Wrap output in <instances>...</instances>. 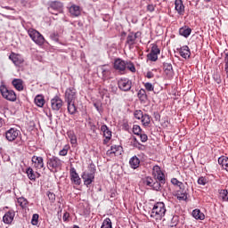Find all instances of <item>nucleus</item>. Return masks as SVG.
Masks as SVG:
<instances>
[{
    "instance_id": "3",
    "label": "nucleus",
    "mask_w": 228,
    "mask_h": 228,
    "mask_svg": "<svg viewBox=\"0 0 228 228\" xmlns=\"http://www.w3.org/2000/svg\"><path fill=\"white\" fill-rule=\"evenodd\" d=\"M46 165H47V168H48V170H50V172L56 174V172H58V170H61L63 162L58 157L53 156L47 159Z\"/></svg>"
},
{
    "instance_id": "39",
    "label": "nucleus",
    "mask_w": 228,
    "mask_h": 228,
    "mask_svg": "<svg viewBox=\"0 0 228 228\" xmlns=\"http://www.w3.org/2000/svg\"><path fill=\"white\" fill-rule=\"evenodd\" d=\"M141 120H142V126H149V124H151V116L144 114L142 116V118H141Z\"/></svg>"
},
{
    "instance_id": "24",
    "label": "nucleus",
    "mask_w": 228,
    "mask_h": 228,
    "mask_svg": "<svg viewBox=\"0 0 228 228\" xmlns=\"http://www.w3.org/2000/svg\"><path fill=\"white\" fill-rule=\"evenodd\" d=\"M15 218V212L13 210H9L3 217L4 224H12Z\"/></svg>"
},
{
    "instance_id": "14",
    "label": "nucleus",
    "mask_w": 228,
    "mask_h": 228,
    "mask_svg": "<svg viewBox=\"0 0 228 228\" xmlns=\"http://www.w3.org/2000/svg\"><path fill=\"white\" fill-rule=\"evenodd\" d=\"M160 50L158 47V45H153L151 50V53L148 54V58L151 61H158V54H159Z\"/></svg>"
},
{
    "instance_id": "11",
    "label": "nucleus",
    "mask_w": 228,
    "mask_h": 228,
    "mask_svg": "<svg viewBox=\"0 0 228 228\" xmlns=\"http://www.w3.org/2000/svg\"><path fill=\"white\" fill-rule=\"evenodd\" d=\"M119 90L123 92H129L131 90L132 82L129 79H120L118 82Z\"/></svg>"
},
{
    "instance_id": "57",
    "label": "nucleus",
    "mask_w": 228,
    "mask_h": 228,
    "mask_svg": "<svg viewBox=\"0 0 228 228\" xmlns=\"http://www.w3.org/2000/svg\"><path fill=\"white\" fill-rule=\"evenodd\" d=\"M51 38L53 39V40H58V35H56V34H52L51 36Z\"/></svg>"
},
{
    "instance_id": "59",
    "label": "nucleus",
    "mask_w": 228,
    "mask_h": 228,
    "mask_svg": "<svg viewBox=\"0 0 228 228\" xmlns=\"http://www.w3.org/2000/svg\"><path fill=\"white\" fill-rule=\"evenodd\" d=\"M21 3H24V6H26V3H27L26 1H22Z\"/></svg>"
},
{
    "instance_id": "9",
    "label": "nucleus",
    "mask_w": 228,
    "mask_h": 228,
    "mask_svg": "<svg viewBox=\"0 0 228 228\" xmlns=\"http://www.w3.org/2000/svg\"><path fill=\"white\" fill-rule=\"evenodd\" d=\"M9 60H12V63L16 67H20L22 65V63H24V58H22V55H20L19 53H12L9 55Z\"/></svg>"
},
{
    "instance_id": "51",
    "label": "nucleus",
    "mask_w": 228,
    "mask_h": 228,
    "mask_svg": "<svg viewBox=\"0 0 228 228\" xmlns=\"http://www.w3.org/2000/svg\"><path fill=\"white\" fill-rule=\"evenodd\" d=\"M214 79L217 83V85H220V83H222V77L220 76L219 73L214 74Z\"/></svg>"
},
{
    "instance_id": "7",
    "label": "nucleus",
    "mask_w": 228,
    "mask_h": 228,
    "mask_svg": "<svg viewBox=\"0 0 228 228\" xmlns=\"http://www.w3.org/2000/svg\"><path fill=\"white\" fill-rule=\"evenodd\" d=\"M32 164L36 170H45V164L44 163V158L34 155L32 157Z\"/></svg>"
},
{
    "instance_id": "4",
    "label": "nucleus",
    "mask_w": 228,
    "mask_h": 228,
    "mask_svg": "<svg viewBox=\"0 0 228 228\" xmlns=\"http://www.w3.org/2000/svg\"><path fill=\"white\" fill-rule=\"evenodd\" d=\"M0 94L4 99H6V101H10L11 102H15V101H17L15 91L8 89L4 85L0 86Z\"/></svg>"
},
{
    "instance_id": "5",
    "label": "nucleus",
    "mask_w": 228,
    "mask_h": 228,
    "mask_svg": "<svg viewBox=\"0 0 228 228\" xmlns=\"http://www.w3.org/2000/svg\"><path fill=\"white\" fill-rule=\"evenodd\" d=\"M28 36L30 37L31 40L35 42L37 45H44L45 42V38H44V36L40 34L37 29L29 28L28 30Z\"/></svg>"
},
{
    "instance_id": "25",
    "label": "nucleus",
    "mask_w": 228,
    "mask_h": 228,
    "mask_svg": "<svg viewBox=\"0 0 228 228\" xmlns=\"http://www.w3.org/2000/svg\"><path fill=\"white\" fill-rule=\"evenodd\" d=\"M179 53H180V56H182V58H184L185 60L190 58V55L191 54V53L190 52V48L188 47V45L185 46H182L179 49Z\"/></svg>"
},
{
    "instance_id": "50",
    "label": "nucleus",
    "mask_w": 228,
    "mask_h": 228,
    "mask_svg": "<svg viewBox=\"0 0 228 228\" xmlns=\"http://www.w3.org/2000/svg\"><path fill=\"white\" fill-rule=\"evenodd\" d=\"M207 183H208V180L206 179V177L201 176L198 179V184H201L202 186H206Z\"/></svg>"
},
{
    "instance_id": "45",
    "label": "nucleus",
    "mask_w": 228,
    "mask_h": 228,
    "mask_svg": "<svg viewBox=\"0 0 228 228\" xmlns=\"http://www.w3.org/2000/svg\"><path fill=\"white\" fill-rule=\"evenodd\" d=\"M18 204H20V208H26V206H28V200L24 198H19Z\"/></svg>"
},
{
    "instance_id": "49",
    "label": "nucleus",
    "mask_w": 228,
    "mask_h": 228,
    "mask_svg": "<svg viewBox=\"0 0 228 228\" xmlns=\"http://www.w3.org/2000/svg\"><path fill=\"white\" fill-rule=\"evenodd\" d=\"M38 218H39L38 214H34L33 215L32 220H31L32 225H37L38 224Z\"/></svg>"
},
{
    "instance_id": "20",
    "label": "nucleus",
    "mask_w": 228,
    "mask_h": 228,
    "mask_svg": "<svg viewBox=\"0 0 228 228\" xmlns=\"http://www.w3.org/2000/svg\"><path fill=\"white\" fill-rule=\"evenodd\" d=\"M139 37H142L141 32L130 33L126 37V43L128 44V45H134V42H136V38H138Z\"/></svg>"
},
{
    "instance_id": "18",
    "label": "nucleus",
    "mask_w": 228,
    "mask_h": 228,
    "mask_svg": "<svg viewBox=\"0 0 228 228\" xmlns=\"http://www.w3.org/2000/svg\"><path fill=\"white\" fill-rule=\"evenodd\" d=\"M126 64V61H123L122 59H116L114 61V69L115 70H118V72H125Z\"/></svg>"
},
{
    "instance_id": "40",
    "label": "nucleus",
    "mask_w": 228,
    "mask_h": 228,
    "mask_svg": "<svg viewBox=\"0 0 228 228\" xmlns=\"http://www.w3.org/2000/svg\"><path fill=\"white\" fill-rule=\"evenodd\" d=\"M220 198L224 202H228V191L227 190H221L219 192Z\"/></svg>"
},
{
    "instance_id": "27",
    "label": "nucleus",
    "mask_w": 228,
    "mask_h": 228,
    "mask_svg": "<svg viewBox=\"0 0 228 228\" xmlns=\"http://www.w3.org/2000/svg\"><path fill=\"white\" fill-rule=\"evenodd\" d=\"M69 13L73 16V17H79L81 15V8L77 5H72L69 8Z\"/></svg>"
},
{
    "instance_id": "55",
    "label": "nucleus",
    "mask_w": 228,
    "mask_h": 228,
    "mask_svg": "<svg viewBox=\"0 0 228 228\" xmlns=\"http://www.w3.org/2000/svg\"><path fill=\"white\" fill-rule=\"evenodd\" d=\"M154 10H155L154 4H148V6H147L148 12H154Z\"/></svg>"
},
{
    "instance_id": "52",
    "label": "nucleus",
    "mask_w": 228,
    "mask_h": 228,
    "mask_svg": "<svg viewBox=\"0 0 228 228\" xmlns=\"http://www.w3.org/2000/svg\"><path fill=\"white\" fill-rule=\"evenodd\" d=\"M47 197L51 202H54L56 200V195L53 192H48Z\"/></svg>"
},
{
    "instance_id": "41",
    "label": "nucleus",
    "mask_w": 228,
    "mask_h": 228,
    "mask_svg": "<svg viewBox=\"0 0 228 228\" xmlns=\"http://www.w3.org/2000/svg\"><path fill=\"white\" fill-rule=\"evenodd\" d=\"M126 69L130 70V72H136V68L134 67V64L131 61H126Z\"/></svg>"
},
{
    "instance_id": "46",
    "label": "nucleus",
    "mask_w": 228,
    "mask_h": 228,
    "mask_svg": "<svg viewBox=\"0 0 228 228\" xmlns=\"http://www.w3.org/2000/svg\"><path fill=\"white\" fill-rule=\"evenodd\" d=\"M69 149H70V146L65 145L64 148L60 151L59 154L61 156H67V154H69Z\"/></svg>"
},
{
    "instance_id": "29",
    "label": "nucleus",
    "mask_w": 228,
    "mask_h": 228,
    "mask_svg": "<svg viewBox=\"0 0 228 228\" xmlns=\"http://www.w3.org/2000/svg\"><path fill=\"white\" fill-rule=\"evenodd\" d=\"M68 103V111L70 115H75L77 111V107H76V102H67Z\"/></svg>"
},
{
    "instance_id": "33",
    "label": "nucleus",
    "mask_w": 228,
    "mask_h": 228,
    "mask_svg": "<svg viewBox=\"0 0 228 228\" xmlns=\"http://www.w3.org/2000/svg\"><path fill=\"white\" fill-rule=\"evenodd\" d=\"M129 163L132 168H138V167H140V159H138V157H133L130 159Z\"/></svg>"
},
{
    "instance_id": "37",
    "label": "nucleus",
    "mask_w": 228,
    "mask_h": 228,
    "mask_svg": "<svg viewBox=\"0 0 228 228\" xmlns=\"http://www.w3.org/2000/svg\"><path fill=\"white\" fill-rule=\"evenodd\" d=\"M171 183L175 186H177V188H179L180 190H183V188H184V183L177 180V178H172Z\"/></svg>"
},
{
    "instance_id": "56",
    "label": "nucleus",
    "mask_w": 228,
    "mask_h": 228,
    "mask_svg": "<svg viewBox=\"0 0 228 228\" xmlns=\"http://www.w3.org/2000/svg\"><path fill=\"white\" fill-rule=\"evenodd\" d=\"M146 77H148V79H151V77H154V74L152 72L149 71L146 74Z\"/></svg>"
},
{
    "instance_id": "1",
    "label": "nucleus",
    "mask_w": 228,
    "mask_h": 228,
    "mask_svg": "<svg viewBox=\"0 0 228 228\" xmlns=\"http://www.w3.org/2000/svg\"><path fill=\"white\" fill-rule=\"evenodd\" d=\"M152 175L154 179L148 176L143 180V183L146 184V186L152 188V190H155V191H161V183L164 184L165 183V174H163L159 166L153 167Z\"/></svg>"
},
{
    "instance_id": "10",
    "label": "nucleus",
    "mask_w": 228,
    "mask_h": 228,
    "mask_svg": "<svg viewBox=\"0 0 228 228\" xmlns=\"http://www.w3.org/2000/svg\"><path fill=\"white\" fill-rule=\"evenodd\" d=\"M63 106V100L59 96H55L53 99L51 100V107L53 111H60Z\"/></svg>"
},
{
    "instance_id": "61",
    "label": "nucleus",
    "mask_w": 228,
    "mask_h": 228,
    "mask_svg": "<svg viewBox=\"0 0 228 228\" xmlns=\"http://www.w3.org/2000/svg\"><path fill=\"white\" fill-rule=\"evenodd\" d=\"M207 3H209V1H211V0H205Z\"/></svg>"
},
{
    "instance_id": "15",
    "label": "nucleus",
    "mask_w": 228,
    "mask_h": 228,
    "mask_svg": "<svg viewBox=\"0 0 228 228\" xmlns=\"http://www.w3.org/2000/svg\"><path fill=\"white\" fill-rule=\"evenodd\" d=\"M101 130L103 133L104 140H103V144L108 145L110 143V140H111V131H110V128H108V126L103 125L101 127Z\"/></svg>"
},
{
    "instance_id": "26",
    "label": "nucleus",
    "mask_w": 228,
    "mask_h": 228,
    "mask_svg": "<svg viewBox=\"0 0 228 228\" xmlns=\"http://www.w3.org/2000/svg\"><path fill=\"white\" fill-rule=\"evenodd\" d=\"M26 174L30 181H35L37 177H40V174H38V172L35 173V171L31 167L27 168Z\"/></svg>"
},
{
    "instance_id": "47",
    "label": "nucleus",
    "mask_w": 228,
    "mask_h": 228,
    "mask_svg": "<svg viewBox=\"0 0 228 228\" xmlns=\"http://www.w3.org/2000/svg\"><path fill=\"white\" fill-rule=\"evenodd\" d=\"M134 115V118H137V120H142L143 117V112L142 110H135Z\"/></svg>"
},
{
    "instance_id": "60",
    "label": "nucleus",
    "mask_w": 228,
    "mask_h": 228,
    "mask_svg": "<svg viewBox=\"0 0 228 228\" xmlns=\"http://www.w3.org/2000/svg\"><path fill=\"white\" fill-rule=\"evenodd\" d=\"M94 106H95V108H96L97 110H99V107H97V104L94 103Z\"/></svg>"
},
{
    "instance_id": "35",
    "label": "nucleus",
    "mask_w": 228,
    "mask_h": 228,
    "mask_svg": "<svg viewBox=\"0 0 228 228\" xmlns=\"http://www.w3.org/2000/svg\"><path fill=\"white\" fill-rule=\"evenodd\" d=\"M120 151V146L112 145L109 151H107V156H112V154H117Z\"/></svg>"
},
{
    "instance_id": "38",
    "label": "nucleus",
    "mask_w": 228,
    "mask_h": 228,
    "mask_svg": "<svg viewBox=\"0 0 228 228\" xmlns=\"http://www.w3.org/2000/svg\"><path fill=\"white\" fill-rule=\"evenodd\" d=\"M137 97L140 99V101L147 100V93L145 92V89H141L137 94Z\"/></svg>"
},
{
    "instance_id": "36",
    "label": "nucleus",
    "mask_w": 228,
    "mask_h": 228,
    "mask_svg": "<svg viewBox=\"0 0 228 228\" xmlns=\"http://www.w3.org/2000/svg\"><path fill=\"white\" fill-rule=\"evenodd\" d=\"M134 147H135V149H138L139 151H145V146L142 145V143H140L138 142V139H136L135 137H134V143H133Z\"/></svg>"
},
{
    "instance_id": "22",
    "label": "nucleus",
    "mask_w": 228,
    "mask_h": 228,
    "mask_svg": "<svg viewBox=\"0 0 228 228\" xmlns=\"http://www.w3.org/2000/svg\"><path fill=\"white\" fill-rule=\"evenodd\" d=\"M12 85L15 90H18V92H22V90H24V81L20 78H14L12 81Z\"/></svg>"
},
{
    "instance_id": "48",
    "label": "nucleus",
    "mask_w": 228,
    "mask_h": 228,
    "mask_svg": "<svg viewBox=\"0 0 228 228\" xmlns=\"http://www.w3.org/2000/svg\"><path fill=\"white\" fill-rule=\"evenodd\" d=\"M144 87L147 90V92H154V86H152V84L149 82L144 84Z\"/></svg>"
},
{
    "instance_id": "8",
    "label": "nucleus",
    "mask_w": 228,
    "mask_h": 228,
    "mask_svg": "<svg viewBox=\"0 0 228 228\" xmlns=\"http://www.w3.org/2000/svg\"><path fill=\"white\" fill-rule=\"evenodd\" d=\"M19 134H20V131H19L17 128H11L5 132V138L8 140V142H13L17 140Z\"/></svg>"
},
{
    "instance_id": "30",
    "label": "nucleus",
    "mask_w": 228,
    "mask_h": 228,
    "mask_svg": "<svg viewBox=\"0 0 228 228\" xmlns=\"http://www.w3.org/2000/svg\"><path fill=\"white\" fill-rule=\"evenodd\" d=\"M218 163L226 172H228V158L227 157H220L218 159Z\"/></svg>"
},
{
    "instance_id": "44",
    "label": "nucleus",
    "mask_w": 228,
    "mask_h": 228,
    "mask_svg": "<svg viewBox=\"0 0 228 228\" xmlns=\"http://www.w3.org/2000/svg\"><path fill=\"white\" fill-rule=\"evenodd\" d=\"M101 228H111V219L106 218L103 221Z\"/></svg>"
},
{
    "instance_id": "17",
    "label": "nucleus",
    "mask_w": 228,
    "mask_h": 228,
    "mask_svg": "<svg viewBox=\"0 0 228 228\" xmlns=\"http://www.w3.org/2000/svg\"><path fill=\"white\" fill-rule=\"evenodd\" d=\"M100 72L102 74V81H106L111 76V69L108 65H103L100 67Z\"/></svg>"
},
{
    "instance_id": "21",
    "label": "nucleus",
    "mask_w": 228,
    "mask_h": 228,
    "mask_svg": "<svg viewBox=\"0 0 228 228\" xmlns=\"http://www.w3.org/2000/svg\"><path fill=\"white\" fill-rule=\"evenodd\" d=\"M175 197L178 200H187L188 192L186 189H184V187H183V189H176Z\"/></svg>"
},
{
    "instance_id": "2",
    "label": "nucleus",
    "mask_w": 228,
    "mask_h": 228,
    "mask_svg": "<svg viewBox=\"0 0 228 228\" xmlns=\"http://www.w3.org/2000/svg\"><path fill=\"white\" fill-rule=\"evenodd\" d=\"M167 213V208L165 207V203L157 202L150 214V216L153 222H161L165 214Z\"/></svg>"
},
{
    "instance_id": "23",
    "label": "nucleus",
    "mask_w": 228,
    "mask_h": 228,
    "mask_svg": "<svg viewBox=\"0 0 228 228\" xmlns=\"http://www.w3.org/2000/svg\"><path fill=\"white\" fill-rule=\"evenodd\" d=\"M175 10L177 12L178 15H184V4L183 0L175 1Z\"/></svg>"
},
{
    "instance_id": "34",
    "label": "nucleus",
    "mask_w": 228,
    "mask_h": 228,
    "mask_svg": "<svg viewBox=\"0 0 228 228\" xmlns=\"http://www.w3.org/2000/svg\"><path fill=\"white\" fill-rule=\"evenodd\" d=\"M67 134L68 138L70 140V143L76 145V143H77V137L76 136V134H74V131H69Z\"/></svg>"
},
{
    "instance_id": "6",
    "label": "nucleus",
    "mask_w": 228,
    "mask_h": 228,
    "mask_svg": "<svg viewBox=\"0 0 228 228\" xmlns=\"http://www.w3.org/2000/svg\"><path fill=\"white\" fill-rule=\"evenodd\" d=\"M48 12L53 15H58V13H63V4L58 1L51 2L48 7Z\"/></svg>"
},
{
    "instance_id": "54",
    "label": "nucleus",
    "mask_w": 228,
    "mask_h": 228,
    "mask_svg": "<svg viewBox=\"0 0 228 228\" xmlns=\"http://www.w3.org/2000/svg\"><path fill=\"white\" fill-rule=\"evenodd\" d=\"M69 218H70V214H69L68 212H65V213L63 214V216H62L63 222H68V221H69Z\"/></svg>"
},
{
    "instance_id": "43",
    "label": "nucleus",
    "mask_w": 228,
    "mask_h": 228,
    "mask_svg": "<svg viewBox=\"0 0 228 228\" xmlns=\"http://www.w3.org/2000/svg\"><path fill=\"white\" fill-rule=\"evenodd\" d=\"M224 70L228 77V51L224 52Z\"/></svg>"
},
{
    "instance_id": "28",
    "label": "nucleus",
    "mask_w": 228,
    "mask_h": 228,
    "mask_svg": "<svg viewBox=\"0 0 228 228\" xmlns=\"http://www.w3.org/2000/svg\"><path fill=\"white\" fill-rule=\"evenodd\" d=\"M179 33L182 37H184L185 38H188V37H190V35H191V28H188V27H182L179 29Z\"/></svg>"
},
{
    "instance_id": "32",
    "label": "nucleus",
    "mask_w": 228,
    "mask_h": 228,
    "mask_svg": "<svg viewBox=\"0 0 228 228\" xmlns=\"http://www.w3.org/2000/svg\"><path fill=\"white\" fill-rule=\"evenodd\" d=\"M35 104H37L38 108H43L44 104H45V100L44 99V96L37 95L35 98Z\"/></svg>"
},
{
    "instance_id": "16",
    "label": "nucleus",
    "mask_w": 228,
    "mask_h": 228,
    "mask_svg": "<svg viewBox=\"0 0 228 228\" xmlns=\"http://www.w3.org/2000/svg\"><path fill=\"white\" fill-rule=\"evenodd\" d=\"M69 174L71 182L79 186V184H81V178L79 177L77 172H76V168L70 167Z\"/></svg>"
},
{
    "instance_id": "19",
    "label": "nucleus",
    "mask_w": 228,
    "mask_h": 228,
    "mask_svg": "<svg viewBox=\"0 0 228 228\" xmlns=\"http://www.w3.org/2000/svg\"><path fill=\"white\" fill-rule=\"evenodd\" d=\"M164 74L167 76V79H172L174 77V68L170 63H164L163 65Z\"/></svg>"
},
{
    "instance_id": "31",
    "label": "nucleus",
    "mask_w": 228,
    "mask_h": 228,
    "mask_svg": "<svg viewBox=\"0 0 228 228\" xmlns=\"http://www.w3.org/2000/svg\"><path fill=\"white\" fill-rule=\"evenodd\" d=\"M192 216L196 220H204L206 218V216H204V213L200 212L199 209H195L192 211Z\"/></svg>"
},
{
    "instance_id": "53",
    "label": "nucleus",
    "mask_w": 228,
    "mask_h": 228,
    "mask_svg": "<svg viewBox=\"0 0 228 228\" xmlns=\"http://www.w3.org/2000/svg\"><path fill=\"white\" fill-rule=\"evenodd\" d=\"M139 136H140L141 142H147V140H148L147 134L141 133V134H139Z\"/></svg>"
},
{
    "instance_id": "13",
    "label": "nucleus",
    "mask_w": 228,
    "mask_h": 228,
    "mask_svg": "<svg viewBox=\"0 0 228 228\" xmlns=\"http://www.w3.org/2000/svg\"><path fill=\"white\" fill-rule=\"evenodd\" d=\"M66 102H76V89L68 88L65 93Z\"/></svg>"
},
{
    "instance_id": "42",
    "label": "nucleus",
    "mask_w": 228,
    "mask_h": 228,
    "mask_svg": "<svg viewBox=\"0 0 228 228\" xmlns=\"http://www.w3.org/2000/svg\"><path fill=\"white\" fill-rule=\"evenodd\" d=\"M133 133H134V134H136L137 136H140V134H142V128L140 127V126L134 125Z\"/></svg>"
},
{
    "instance_id": "58",
    "label": "nucleus",
    "mask_w": 228,
    "mask_h": 228,
    "mask_svg": "<svg viewBox=\"0 0 228 228\" xmlns=\"http://www.w3.org/2000/svg\"><path fill=\"white\" fill-rule=\"evenodd\" d=\"M0 127H3V118H0Z\"/></svg>"
},
{
    "instance_id": "12",
    "label": "nucleus",
    "mask_w": 228,
    "mask_h": 228,
    "mask_svg": "<svg viewBox=\"0 0 228 228\" xmlns=\"http://www.w3.org/2000/svg\"><path fill=\"white\" fill-rule=\"evenodd\" d=\"M82 179L84 180L86 186H90V184L94 183V179H95V175L94 173L85 171L82 174Z\"/></svg>"
}]
</instances>
